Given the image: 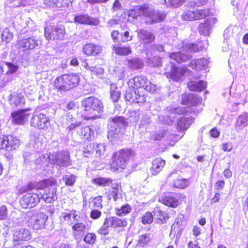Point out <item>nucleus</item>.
<instances>
[{
	"mask_svg": "<svg viewBox=\"0 0 248 248\" xmlns=\"http://www.w3.org/2000/svg\"><path fill=\"white\" fill-rule=\"evenodd\" d=\"M128 16L134 19L139 17H144L147 20L146 23L150 24L161 22L165 20L166 14L160 12H156L151 4L145 3L137 5L128 11Z\"/></svg>",
	"mask_w": 248,
	"mask_h": 248,
	"instance_id": "1",
	"label": "nucleus"
},
{
	"mask_svg": "<svg viewBox=\"0 0 248 248\" xmlns=\"http://www.w3.org/2000/svg\"><path fill=\"white\" fill-rule=\"evenodd\" d=\"M135 155L131 148H124L113 153L109 169L113 172H122L127 168L130 159Z\"/></svg>",
	"mask_w": 248,
	"mask_h": 248,
	"instance_id": "2",
	"label": "nucleus"
},
{
	"mask_svg": "<svg viewBox=\"0 0 248 248\" xmlns=\"http://www.w3.org/2000/svg\"><path fill=\"white\" fill-rule=\"evenodd\" d=\"M83 110L88 118H95L103 111L104 106L101 100L94 96L84 98L81 102Z\"/></svg>",
	"mask_w": 248,
	"mask_h": 248,
	"instance_id": "3",
	"label": "nucleus"
},
{
	"mask_svg": "<svg viewBox=\"0 0 248 248\" xmlns=\"http://www.w3.org/2000/svg\"><path fill=\"white\" fill-rule=\"evenodd\" d=\"M65 34L64 26L60 25H50L45 28L44 36L48 40H62L63 39Z\"/></svg>",
	"mask_w": 248,
	"mask_h": 248,
	"instance_id": "4",
	"label": "nucleus"
},
{
	"mask_svg": "<svg viewBox=\"0 0 248 248\" xmlns=\"http://www.w3.org/2000/svg\"><path fill=\"white\" fill-rule=\"evenodd\" d=\"M159 202L167 207L176 208L181 204V194L179 193L166 192L161 196Z\"/></svg>",
	"mask_w": 248,
	"mask_h": 248,
	"instance_id": "5",
	"label": "nucleus"
},
{
	"mask_svg": "<svg viewBox=\"0 0 248 248\" xmlns=\"http://www.w3.org/2000/svg\"><path fill=\"white\" fill-rule=\"evenodd\" d=\"M41 201L39 195L34 192H28L19 201V204L23 209H30L36 206Z\"/></svg>",
	"mask_w": 248,
	"mask_h": 248,
	"instance_id": "6",
	"label": "nucleus"
},
{
	"mask_svg": "<svg viewBox=\"0 0 248 248\" xmlns=\"http://www.w3.org/2000/svg\"><path fill=\"white\" fill-rule=\"evenodd\" d=\"M124 98L126 101L130 104H143L146 102L145 95L143 93L128 87L125 92Z\"/></svg>",
	"mask_w": 248,
	"mask_h": 248,
	"instance_id": "7",
	"label": "nucleus"
},
{
	"mask_svg": "<svg viewBox=\"0 0 248 248\" xmlns=\"http://www.w3.org/2000/svg\"><path fill=\"white\" fill-rule=\"evenodd\" d=\"M30 124L34 128L45 130L47 129L49 124V119L46 114L40 113L31 118Z\"/></svg>",
	"mask_w": 248,
	"mask_h": 248,
	"instance_id": "8",
	"label": "nucleus"
},
{
	"mask_svg": "<svg viewBox=\"0 0 248 248\" xmlns=\"http://www.w3.org/2000/svg\"><path fill=\"white\" fill-rule=\"evenodd\" d=\"M30 114L26 109L14 111L11 114L12 123L15 125H24L28 121Z\"/></svg>",
	"mask_w": 248,
	"mask_h": 248,
	"instance_id": "9",
	"label": "nucleus"
},
{
	"mask_svg": "<svg viewBox=\"0 0 248 248\" xmlns=\"http://www.w3.org/2000/svg\"><path fill=\"white\" fill-rule=\"evenodd\" d=\"M38 46V41L33 37L22 38L16 42V48L21 51L26 52L34 49Z\"/></svg>",
	"mask_w": 248,
	"mask_h": 248,
	"instance_id": "10",
	"label": "nucleus"
},
{
	"mask_svg": "<svg viewBox=\"0 0 248 248\" xmlns=\"http://www.w3.org/2000/svg\"><path fill=\"white\" fill-rule=\"evenodd\" d=\"M186 72L187 69L185 67H178L175 65H171L170 71L166 72L165 75L168 79L179 82L182 80Z\"/></svg>",
	"mask_w": 248,
	"mask_h": 248,
	"instance_id": "11",
	"label": "nucleus"
},
{
	"mask_svg": "<svg viewBox=\"0 0 248 248\" xmlns=\"http://www.w3.org/2000/svg\"><path fill=\"white\" fill-rule=\"evenodd\" d=\"M108 221L110 228L117 230V232L125 231L127 225V221L125 218H119L115 216H111L106 217Z\"/></svg>",
	"mask_w": 248,
	"mask_h": 248,
	"instance_id": "12",
	"label": "nucleus"
},
{
	"mask_svg": "<svg viewBox=\"0 0 248 248\" xmlns=\"http://www.w3.org/2000/svg\"><path fill=\"white\" fill-rule=\"evenodd\" d=\"M31 238L30 232L26 229H21L16 231L13 237V243L14 245L21 244L23 242L28 241Z\"/></svg>",
	"mask_w": 248,
	"mask_h": 248,
	"instance_id": "13",
	"label": "nucleus"
},
{
	"mask_svg": "<svg viewBox=\"0 0 248 248\" xmlns=\"http://www.w3.org/2000/svg\"><path fill=\"white\" fill-rule=\"evenodd\" d=\"M74 21L80 24L89 26H97L100 23V20L97 17H93L88 14H80L74 17Z\"/></svg>",
	"mask_w": 248,
	"mask_h": 248,
	"instance_id": "14",
	"label": "nucleus"
},
{
	"mask_svg": "<svg viewBox=\"0 0 248 248\" xmlns=\"http://www.w3.org/2000/svg\"><path fill=\"white\" fill-rule=\"evenodd\" d=\"M83 52L87 56H97L101 54L103 49L98 44L89 43L83 46Z\"/></svg>",
	"mask_w": 248,
	"mask_h": 248,
	"instance_id": "15",
	"label": "nucleus"
},
{
	"mask_svg": "<svg viewBox=\"0 0 248 248\" xmlns=\"http://www.w3.org/2000/svg\"><path fill=\"white\" fill-rule=\"evenodd\" d=\"M111 37L115 43H126L133 39V36L128 31L120 34L118 31L113 30L111 33Z\"/></svg>",
	"mask_w": 248,
	"mask_h": 248,
	"instance_id": "16",
	"label": "nucleus"
},
{
	"mask_svg": "<svg viewBox=\"0 0 248 248\" xmlns=\"http://www.w3.org/2000/svg\"><path fill=\"white\" fill-rule=\"evenodd\" d=\"M83 153L84 156L86 157H90L93 154H94L96 156H100L102 151L99 145L89 143L83 147Z\"/></svg>",
	"mask_w": 248,
	"mask_h": 248,
	"instance_id": "17",
	"label": "nucleus"
},
{
	"mask_svg": "<svg viewBox=\"0 0 248 248\" xmlns=\"http://www.w3.org/2000/svg\"><path fill=\"white\" fill-rule=\"evenodd\" d=\"M147 82V78L143 76H136L130 79L128 82V87L132 89L138 90L143 88Z\"/></svg>",
	"mask_w": 248,
	"mask_h": 248,
	"instance_id": "18",
	"label": "nucleus"
},
{
	"mask_svg": "<svg viewBox=\"0 0 248 248\" xmlns=\"http://www.w3.org/2000/svg\"><path fill=\"white\" fill-rule=\"evenodd\" d=\"M32 222V227L34 230H38L45 228L47 217L43 212H39L34 215Z\"/></svg>",
	"mask_w": 248,
	"mask_h": 248,
	"instance_id": "19",
	"label": "nucleus"
},
{
	"mask_svg": "<svg viewBox=\"0 0 248 248\" xmlns=\"http://www.w3.org/2000/svg\"><path fill=\"white\" fill-rule=\"evenodd\" d=\"M248 125V112H244L236 118L234 125V130L238 133Z\"/></svg>",
	"mask_w": 248,
	"mask_h": 248,
	"instance_id": "20",
	"label": "nucleus"
},
{
	"mask_svg": "<svg viewBox=\"0 0 248 248\" xmlns=\"http://www.w3.org/2000/svg\"><path fill=\"white\" fill-rule=\"evenodd\" d=\"M64 78L67 91L76 87L80 82V78L76 74H64Z\"/></svg>",
	"mask_w": 248,
	"mask_h": 248,
	"instance_id": "21",
	"label": "nucleus"
},
{
	"mask_svg": "<svg viewBox=\"0 0 248 248\" xmlns=\"http://www.w3.org/2000/svg\"><path fill=\"white\" fill-rule=\"evenodd\" d=\"M174 173H170L167 178L168 181H171L172 178L173 179V184L172 186L175 188L183 189L188 186V181L186 179L182 177H175L174 175Z\"/></svg>",
	"mask_w": 248,
	"mask_h": 248,
	"instance_id": "22",
	"label": "nucleus"
},
{
	"mask_svg": "<svg viewBox=\"0 0 248 248\" xmlns=\"http://www.w3.org/2000/svg\"><path fill=\"white\" fill-rule=\"evenodd\" d=\"M74 0H44V3L48 7L58 8L72 6Z\"/></svg>",
	"mask_w": 248,
	"mask_h": 248,
	"instance_id": "23",
	"label": "nucleus"
},
{
	"mask_svg": "<svg viewBox=\"0 0 248 248\" xmlns=\"http://www.w3.org/2000/svg\"><path fill=\"white\" fill-rule=\"evenodd\" d=\"M138 37L144 44L152 43L155 41V37L153 33L143 30H140L138 31Z\"/></svg>",
	"mask_w": 248,
	"mask_h": 248,
	"instance_id": "24",
	"label": "nucleus"
},
{
	"mask_svg": "<svg viewBox=\"0 0 248 248\" xmlns=\"http://www.w3.org/2000/svg\"><path fill=\"white\" fill-rule=\"evenodd\" d=\"M181 104L183 105L194 107L198 104V98L193 94L184 93L181 94Z\"/></svg>",
	"mask_w": 248,
	"mask_h": 248,
	"instance_id": "25",
	"label": "nucleus"
},
{
	"mask_svg": "<svg viewBox=\"0 0 248 248\" xmlns=\"http://www.w3.org/2000/svg\"><path fill=\"white\" fill-rule=\"evenodd\" d=\"M153 212L156 217V220L158 223L161 224L165 223L170 217L169 214L163 210L160 206H156L154 209Z\"/></svg>",
	"mask_w": 248,
	"mask_h": 248,
	"instance_id": "26",
	"label": "nucleus"
},
{
	"mask_svg": "<svg viewBox=\"0 0 248 248\" xmlns=\"http://www.w3.org/2000/svg\"><path fill=\"white\" fill-rule=\"evenodd\" d=\"M73 235L75 239L82 236L87 230L86 225L82 222H77L72 226Z\"/></svg>",
	"mask_w": 248,
	"mask_h": 248,
	"instance_id": "27",
	"label": "nucleus"
},
{
	"mask_svg": "<svg viewBox=\"0 0 248 248\" xmlns=\"http://www.w3.org/2000/svg\"><path fill=\"white\" fill-rule=\"evenodd\" d=\"M64 78V74L57 77L52 83L54 89L59 92L67 91Z\"/></svg>",
	"mask_w": 248,
	"mask_h": 248,
	"instance_id": "28",
	"label": "nucleus"
},
{
	"mask_svg": "<svg viewBox=\"0 0 248 248\" xmlns=\"http://www.w3.org/2000/svg\"><path fill=\"white\" fill-rule=\"evenodd\" d=\"M166 162L165 160L161 157H157L155 158L152 163L151 167V171L153 175H155L160 172L165 165Z\"/></svg>",
	"mask_w": 248,
	"mask_h": 248,
	"instance_id": "29",
	"label": "nucleus"
},
{
	"mask_svg": "<svg viewBox=\"0 0 248 248\" xmlns=\"http://www.w3.org/2000/svg\"><path fill=\"white\" fill-rule=\"evenodd\" d=\"M57 184V180L53 177H50L39 181L36 184V190L45 189Z\"/></svg>",
	"mask_w": 248,
	"mask_h": 248,
	"instance_id": "30",
	"label": "nucleus"
},
{
	"mask_svg": "<svg viewBox=\"0 0 248 248\" xmlns=\"http://www.w3.org/2000/svg\"><path fill=\"white\" fill-rule=\"evenodd\" d=\"M126 62L128 68L132 70L140 69L144 66V63L138 58L127 59Z\"/></svg>",
	"mask_w": 248,
	"mask_h": 248,
	"instance_id": "31",
	"label": "nucleus"
},
{
	"mask_svg": "<svg viewBox=\"0 0 248 248\" xmlns=\"http://www.w3.org/2000/svg\"><path fill=\"white\" fill-rule=\"evenodd\" d=\"M187 87L190 91L201 92L206 88V84L202 80L198 82L190 81L187 83Z\"/></svg>",
	"mask_w": 248,
	"mask_h": 248,
	"instance_id": "32",
	"label": "nucleus"
},
{
	"mask_svg": "<svg viewBox=\"0 0 248 248\" xmlns=\"http://www.w3.org/2000/svg\"><path fill=\"white\" fill-rule=\"evenodd\" d=\"M212 24L209 18H207L203 22L201 23L198 27L200 33L203 35H207L209 33Z\"/></svg>",
	"mask_w": 248,
	"mask_h": 248,
	"instance_id": "33",
	"label": "nucleus"
},
{
	"mask_svg": "<svg viewBox=\"0 0 248 248\" xmlns=\"http://www.w3.org/2000/svg\"><path fill=\"white\" fill-rule=\"evenodd\" d=\"M52 158L50 161V164L51 165H56L60 166H66V160H65V156L63 155H60L59 154L56 153L49 156V159L50 156Z\"/></svg>",
	"mask_w": 248,
	"mask_h": 248,
	"instance_id": "34",
	"label": "nucleus"
},
{
	"mask_svg": "<svg viewBox=\"0 0 248 248\" xmlns=\"http://www.w3.org/2000/svg\"><path fill=\"white\" fill-rule=\"evenodd\" d=\"M212 15L208 8L195 9V21L205 19Z\"/></svg>",
	"mask_w": 248,
	"mask_h": 248,
	"instance_id": "35",
	"label": "nucleus"
},
{
	"mask_svg": "<svg viewBox=\"0 0 248 248\" xmlns=\"http://www.w3.org/2000/svg\"><path fill=\"white\" fill-rule=\"evenodd\" d=\"M170 57L179 63L186 62L189 60L187 55L181 52L171 53L170 54Z\"/></svg>",
	"mask_w": 248,
	"mask_h": 248,
	"instance_id": "36",
	"label": "nucleus"
},
{
	"mask_svg": "<svg viewBox=\"0 0 248 248\" xmlns=\"http://www.w3.org/2000/svg\"><path fill=\"white\" fill-rule=\"evenodd\" d=\"M1 44L5 43L8 44L10 43L13 39L14 35L12 32L10 31L9 28H0Z\"/></svg>",
	"mask_w": 248,
	"mask_h": 248,
	"instance_id": "37",
	"label": "nucleus"
},
{
	"mask_svg": "<svg viewBox=\"0 0 248 248\" xmlns=\"http://www.w3.org/2000/svg\"><path fill=\"white\" fill-rule=\"evenodd\" d=\"M113 50L116 55L120 56H126L131 53L130 47L114 45Z\"/></svg>",
	"mask_w": 248,
	"mask_h": 248,
	"instance_id": "38",
	"label": "nucleus"
},
{
	"mask_svg": "<svg viewBox=\"0 0 248 248\" xmlns=\"http://www.w3.org/2000/svg\"><path fill=\"white\" fill-rule=\"evenodd\" d=\"M195 8L191 6L184 11L181 18L183 20L192 21H195Z\"/></svg>",
	"mask_w": 248,
	"mask_h": 248,
	"instance_id": "39",
	"label": "nucleus"
},
{
	"mask_svg": "<svg viewBox=\"0 0 248 248\" xmlns=\"http://www.w3.org/2000/svg\"><path fill=\"white\" fill-rule=\"evenodd\" d=\"M112 182V178L105 177H97L92 180V183L98 186L105 187L109 186Z\"/></svg>",
	"mask_w": 248,
	"mask_h": 248,
	"instance_id": "40",
	"label": "nucleus"
},
{
	"mask_svg": "<svg viewBox=\"0 0 248 248\" xmlns=\"http://www.w3.org/2000/svg\"><path fill=\"white\" fill-rule=\"evenodd\" d=\"M153 235L150 233L140 235L138 241L137 246L145 247L147 246L152 239Z\"/></svg>",
	"mask_w": 248,
	"mask_h": 248,
	"instance_id": "41",
	"label": "nucleus"
},
{
	"mask_svg": "<svg viewBox=\"0 0 248 248\" xmlns=\"http://www.w3.org/2000/svg\"><path fill=\"white\" fill-rule=\"evenodd\" d=\"M8 139L7 151L14 150L17 149L19 144V140L16 137L11 135H7Z\"/></svg>",
	"mask_w": 248,
	"mask_h": 248,
	"instance_id": "42",
	"label": "nucleus"
},
{
	"mask_svg": "<svg viewBox=\"0 0 248 248\" xmlns=\"http://www.w3.org/2000/svg\"><path fill=\"white\" fill-rule=\"evenodd\" d=\"M131 211V206L129 204H125L122 205L119 208H116L115 209V213L116 215L119 217L124 216L129 214Z\"/></svg>",
	"mask_w": 248,
	"mask_h": 248,
	"instance_id": "43",
	"label": "nucleus"
},
{
	"mask_svg": "<svg viewBox=\"0 0 248 248\" xmlns=\"http://www.w3.org/2000/svg\"><path fill=\"white\" fill-rule=\"evenodd\" d=\"M110 224L106 217L104 219L103 225L97 230V233L101 236H106L109 233Z\"/></svg>",
	"mask_w": 248,
	"mask_h": 248,
	"instance_id": "44",
	"label": "nucleus"
},
{
	"mask_svg": "<svg viewBox=\"0 0 248 248\" xmlns=\"http://www.w3.org/2000/svg\"><path fill=\"white\" fill-rule=\"evenodd\" d=\"M121 96V93L116 86H111L110 91V98L114 103H117Z\"/></svg>",
	"mask_w": 248,
	"mask_h": 248,
	"instance_id": "45",
	"label": "nucleus"
},
{
	"mask_svg": "<svg viewBox=\"0 0 248 248\" xmlns=\"http://www.w3.org/2000/svg\"><path fill=\"white\" fill-rule=\"evenodd\" d=\"M44 195L45 196V201L46 202H51L57 199L56 189L55 188L49 189Z\"/></svg>",
	"mask_w": 248,
	"mask_h": 248,
	"instance_id": "46",
	"label": "nucleus"
},
{
	"mask_svg": "<svg viewBox=\"0 0 248 248\" xmlns=\"http://www.w3.org/2000/svg\"><path fill=\"white\" fill-rule=\"evenodd\" d=\"M93 133V131L91 128L89 126H86L81 128L79 135L84 140H88Z\"/></svg>",
	"mask_w": 248,
	"mask_h": 248,
	"instance_id": "47",
	"label": "nucleus"
},
{
	"mask_svg": "<svg viewBox=\"0 0 248 248\" xmlns=\"http://www.w3.org/2000/svg\"><path fill=\"white\" fill-rule=\"evenodd\" d=\"M207 64V60L204 58L194 60L190 62V65H191L192 67H193V65H194L195 68H198L200 69H202L205 68Z\"/></svg>",
	"mask_w": 248,
	"mask_h": 248,
	"instance_id": "48",
	"label": "nucleus"
},
{
	"mask_svg": "<svg viewBox=\"0 0 248 248\" xmlns=\"http://www.w3.org/2000/svg\"><path fill=\"white\" fill-rule=\"evenodd\" d=\"M154 216L149 211L146 212L141 217L140 221L143 225L150 224L153 222Z\"/></svg>",
	"mask_w": 248,
	"mask_h": 248,
	"instance_id": "49",
	"label": "nucleus"
},
{
	"mask_svg": "<svg viewBox=\"0 0 248 248\" xmlns=\"http://www.w3.org/2000/svg\"><path fill=\"white\" fill-rule=\"evenodd\" d=\"M96 238V235L94 232H88L84 236L83 240L86 244L92 245L95 244Z\"/></svg>",
	"mask_w": 248,
	"mask_h": 248,
	"instance_id": "50",
	"label": "nucleus"
},
{
	"mask_svg": "<svg viewBox=\"0 0 248 248\" xmlns=\"http://www.w3.org/2000/svg\"><path fill=\"white\" fill-rule=\"evenodd\" d=\"M36 189V185L32 182H29L23 187L19 189V194H23L24 193L32 192L31 191Z\"/></svg>",
	"mask_w": 248,
	"mask_h": 248,
	"instance_id": "51",
	"label": "nucleus"
},
{
	"mask_svg": "<svg viewBox=\"0 0 248 248\" xmlns=\"http://www.w3.org/2000/svg\"><path fill=\"white\" fill-rule=\"evenodd\" d=\"M165 134L166 131L164 130L155 131L151 135V139L154 141H160L164 138Z\"/></svg>",
	"mask_w": 248,
	"mask_h": 248,
	"instance_id": "52",
	"label": "nucleus"
},
{
	"mask_svg": "<svg viewBox=\"0 0 248 248\" xmlns=\"http://www.w3.org/2000/svg\"><path fill=\"white\" fill-rule=\"evenodd\" d=\"M185 0H164L165 4L169 7L177 8L184 3Z\"/></svg>",
	"mask_w": 248,
	"mask_h": 248,
	"instance_id": "53",
	"label": "nucleus"
},
{
	"mask_svg": "<svg viewBox=\"0 0 248 248\" xmlns=\"http://www.w3.org/2000/svg\"><path fill=\"white\" fill-rule=\"evenodd\" d=\"M65 185L67 186H73L76 181V176L73 174L65 175L63 178Z\"/></svg>",
	"mask_w": 248,
	"mask_h": 248,
	"instance_id": "54",
	"label": "nucleus"
},
{
	"mask_svg": "<svg viewBox=\"0 0 248 248\" xmlns=\"http://www.w3.org/2000/svg\"><path fill=\"white\" fill-rule=\"evenodd\" d=\"M143 89L151 93H154L156 91L157 87L156 85L152 83L147 78V82L145 85L144 86Z\"/></svg>",
	"mask_w": 248,
	"mask_h": 248,
	"instance_id": "55",
	"label": "nucleus"
},
{
	"mask_svg": "<svg viewBox=\"0 0 248 248\" xmlns=\"http://www.w3.org/2000/svg\"><path fill=\"white\" fill-rule=\"evenodd\" d=\"M111 121L117 125L126 124L125 118L123 116H115L110 119Z\"/></svg>",
	"mask_w": 248,
	"mask_h": 248,
	"instance_id": "56",
	"label": "nucleus"
},
{
	"mask_svg": "<svg viewBox=\"0 0 248 248\" xmlns=\"http://www.w3.org/2000/svg\"><path fill=\"white\" fill-rule=\"evenodd\" d=\"M8 139L7 135L0 137V149L7 151Z\"/></svg>",
	"mask_w": 248,
	"mask_h": 248,
	"instance_id": "57",
	"label": "nucleus"
},
{
	"mask_svg": "<svg viewBox=\"0 0 248 248\" xmlns=\"http://www.w3.org/2000/svg\"><path fill=\"white\" fill-rule=\"evenodd\" d=\"M110 186L111 189L113 191L120 192L122 190V186L120 182H116L114 180L112 179V182L109 183V186Z\"/></svg>",
	"mask_w": 248,
	"mask_h": 248,
	"instance_id": "58",
	"label": "nucleus"
},
{
	"mask_svg": "<svg viewBox=\"0 0 248 248\" xmlns=\"http://www.w3.org/2000/svg\"><path fill=\"white\" fill-rule=\"evenodd\" d=\"M119 132L120 131H118L116 128L109 130L108 133V139L111 141L117 139L119 137Z\"/></svg>",
	"mask_w": 248,
	"mask_h": 248,
	"instance_id": "59",
	"label": "nucleus"
},
{
	"mask_svg": "<svg viewBox=\"0 0 248 248\" xmlns=\"http://www.w3.org/2000/svg\"><path fill=\"white\" fill-rule=\"evenodd\" d=\"M8 217V209L6 205H2L0 207V220H5Z\"/></svg>",
	"mask_w": 248,
	"mask_h": 248,
	"instance_id": "60",
	"label": "nucleus"
},
{
	"mask_svg": "<svg viewBox=\"0 0 248 248\" xmlns=\"http://www.w3.org/2000/svg\"><path fill=\"white\" fill-rule=\"evenodd\" d=\"M93 75H101L104 72V69L100 67L92 66L90 71Z\"/></svg>",
	"mask_w": 248,
	"mask_h": 248,
	"instance_id": "61",
	"label": "nucleus"
},
{
	"mask_svg": "<svg viewBox=\"0 0 248 248\" xmlns=\"http://www.w3.org/2000/svg\"><path fill=\"white\" fill-rule=\"evenodd\" d=\"M77 211L75 210H72L69 213H64L63 214V219L64 221H67L71 219L72 215H73L74 218H75L77 217L76 214Z\"/></svg>",
	"mask_w": 248,
	"mask_h": 248,
	"instance_id": "62",
	"label": "nucleus"
},
{
	"mask_svg": "<svg viewBox=\"0 0 248 248\" xmlns=\"http://www.w3.org/2000/svg\"><path fill=\"white\" fill-rule=\"evenodd\" d=\"M102 196H98L94 197L93 199V205L95 207H102Z\"/></svg>",
	"mask_w": 248,
	"mask_h": 248,
	"instance_id": "63",
	"label": "nucleus"
},
{
	"mask_svg": "<svg viewBox=\"0 0 248 248\" xmlns=\"http://www.w3.org/2000/svg\"><path fill=\"white\" fill-rule=\"evenodd\" d=\"M102 213L97 209H93L90 212V217L93 219H97L100 217Z\"/></svg>",
	"mask_w": 248,
	"mask_h": 248,
	"instance_id": "64",
	"label": "nucleus"
}]
</instances>
